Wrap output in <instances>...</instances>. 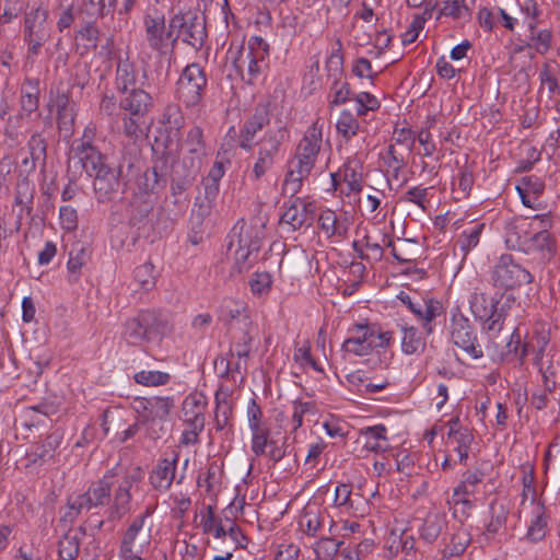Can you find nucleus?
Wrapping results in <instances>:
<instances>
[{
  "mask_svg": "<svg viewBox=\"0 0 560 560\" xmlns=\"http://www.w3.org/2000/svg\"><path fill=\"white\" fill-rule=\"evenodd\" d=\"M322 145V129L317 127L315 122L306 132L304 138L300 141L295 158L304 160L311 165H315L317 155Z\"/></svg>",
  "mask_w": 560,
  "mask_h": 560,
  "instance_id": "23",
  "label": "nucleus"
},
{
  "mask_svg": "<svg viewBox=\"0 0 560 560\" xmlns=\"http://www.w3.org/2000/svg\"><path fill=\"white\" fill-rule=\"evenodd\" d=\"M522 249L526 254L540 253L542 257L552 252L551 235L548 231L542 230L529 234L525 242L521 243Z\"/></svg>",
  "mask_w": 560,
  "mask_h": 560,
  "instance_id": "31",
  "label": "nucleus"
},
{
  "mask_svg": "<svg viewBox=\"0 0 560 560\" xmlns=\"http://www.w3.org/2000/svg\"><path fill=\"white\" fill-rule=\"evenodd\" d=\"M143 322V314L140 312L136 317H132L125 323L122 336L128 343L136 346L144 341H150Z\"/></svg>",
  "mask_w": 560,
  "mask_h": 560,
  "instance_id": "33",
  "label": "nucleus"
},
{
  "mask_svg": "<svg viewBox=\"0 0 560 560\" xmlns=\"http://www.w3.org/2000/svg\"><path fill=\"white\" fill-rule=\"evenodd\" d=\"M355 497H359V494H355ZM334 502L337 506L345 508L348 511L353 510L357 500L352 493L351 487L346 483L337 486Z\"/></svg>",
  "mask_w": 560,
  "mask_h": 560,
  "instance_id": "56",
  "label": "nucleus"
},
{
  "mask_svg": "<svg viewBox=\"0 0 560 560\" xmlns=\"http://www.w3.org/2000/svg\"><path fill=\"white\" fill-rule=\"evenodd\" d=\"M424 341L415 327H402L401 349L406 354H413L423 350Z\"/></svg>",
  "mask_w": 560,
  "mask_h": 560,
  "instance_id": "45",
  "label": "nucleus"
},
{
  "mask_svg": "<svg viewBox=\"0 0 560 560\" xmlns=\"http://www.w3.org/2000/svg\"><path fill=\"white\" fill-rule=\"evenodd\" d=\"M23 11L21 0H4L0 5V25L8 24L16 19Z\"/></svg>",
  "mask_w": 560,
  "mask_h": 560,
  "instance_id": "58",
  "label": "nucleus"
},
{
  "mask_svg": "<svg viewBox=\"0 0 560 560\" xmlns=\"http://www.w3.org/2000/svg\"><path fill=\"white\" fill-rule=\"evenodd\" d=\"M48 11L37 7L24 15L23 38L31 55H37L43 45L50 37V27L47 23Z\"/></svg>",
  "mask_w": 560,
  "mask_h": 560,
  "instance_id": "5",
  "label": "nucleus"
},
{
  "mask_svg": "<svg viewBox=\"0 0 560 560\" xmlns=\"http://www.w3.org/2000/svg\"><path fill=\"white\" fill-rule=\"evenodd\" d=\"M471 540L470 534L464 527L457 529L451 539V544L444 549V557L460 556Z\"/></svg>",
  "mask_w": 560,
  "mask_h": 560,
  "instance_id": "48",
  "label": "nucleus"
},
{
  "mask_svg": "<svg viewBox=\"0 0 560 560\" xmlns=\"http://www.w3.org/2000/svg\"><path fill=\"white\" fill-rule=\"evenodd\" d=\"M271 285L272 278L268 272H255L249 280L250 291L257 296L267 295L271 290Z\"/></svg>",
  "mask_w": 560,
  "mask_h": 560,
  "instance_id": "54",
  "label": "nucleus"
},
{
  "mask_svg": "<svg viewBox=\"0 0 560 560\" xmlns=\"http://www.w3.org/2000/svg\"><path fill=\"white\" fill-rule=\"evenodd\" d=\"M348 186L347 194L360 192L363 187V165L360 160L349 159L339 173Z\"/></svg>",
  "mask_w": 560,
  "mask_h": 560,
  "instance_id": "28",
  "label": "nucleus"
},
{
  "mask_svg": "<svg viewBox=\"0 0 560 560\" xmlns=\"http://www.w3.org/2000/svg\"><path fill=\"white\" fill-rule=\"evenodd\" d=\"M152 106V96L143 89H131L130 92L120 100V108L138 117H147Z\"/></svg>",
  "mask_w": 560,
  "mask_h": 560,
  "instance_id": "22",
  "label": "nucleus"
},
{
  "mask_svg": "<svg viewBox=\"0 0 560 560\" xmlns=\"http://www.w3.org/2000/svg\"><path fill=\"white\" fill-rule=\"evenodd\" d=\"M151 513V509L147 508L142 514L133 518L122 536L119 552H143V550L149 547L151 542V529L144 528V521Z\"/></svg>",
  "mask_w": 560,
  "mask_h": 560,
  "instance_id": "11",
  "label": "nucleus"
},
{
  "mask_svg": "<svg viewBox=\"0 0 560 560\" xmlns=\"http://www.w3.org/2000/svg\"><path fill=\"white\" fill-rule=\"evenodd\" d=\"M446 525L445 517L441 514H429L420 529V536L427 542L435 541Z\"/></svg>",
  "mask_w": 560,
  "mask_h": 560,
  "instance_id": "37",
  "label": "nucleus"
},
{
  "mask_svg": "<svg viewBox=\"0 0 560 560\" xmlns=\"http://www.w3.org/2000/svg\"><path fill=\"white\" fill-rule=\"evenodd\" d=\"M521 11L524 14V22L529 28V32L534 33L537 28V19L540 14L537 2L535 0H524L521 4Z\"/></svg>",
  "mask_w": 560,
  "mask_h": 560,
  "instance_id": "64",
  "label": "nucleus"
},
{
  "mask_svg": "<svg viewBox=\"0 0 560 560\" xmlns=\"http://www.w3.org/2000/svg\"><path fill=\"white\" fill-rule=\"evenodd\" d=\"M162 122L170 130L178 131L184 125V116L180 107L176 104H168L165 106Z\"/></svg>",
  "mask_w": 560,
  "mask_h": 560,
  "instance_id": "52",
  "label": "nucleus"
},
{
  "mask_svg": "<svg viewBox=\"0 0 560 560\" xmlns=\"http://www.w3.org/2000/svg\"><path fill=\"white\" fill-rule=\"evenodd\" d=\"M541 374L545 390L552 393L557 389L560 380V359L555 360V355L542 359L541 363H534Z\"/></svg>",
  "mask_w": 560,
  "mask_h": 560,
  "instance_id": "29",
  "label": "nucleus"
},
{
  "mask_svg": "<svg viewBox=\"0 0 560 560\" xmlns=\"http://www.w3.org/2000/svg\"><path fill=\"white\" fill-rule=\"evenodd\" d=\"M122 132L136 142L145 136V117H138L129 113L122 116Z\"/></svg>",
  "mask_w": 560,
  "mask_h": 560,
  "instance_id": "40",
  "label": "nucleus"
},
{
  "mask_svg": "<svg viewBox=\"0 0 560 560\" xmlns=\"http://www.w3.org/2000/svg\"><path fill=\"white\" fill-rule=\"evenodd\" d=\"M34 196V187L27 179H22L16 185L15 203L24 206L27 213L32 211L31 203Z\"/></svg>",
  "mask_w": 560,
  "mask_h": 560,
  "instance_id": "63",
  "label": "nucleus"
},
{
  "mask_svg": "<svg viewBox=\"0 0 560 560\" xmlns=\"http://www.w3.org/2000/svg\"><path fill=\"white\" fill-rule=\"evenodd\" d=\"M336 128L339 135L346 140H350L358 133L360 124L350 110H343L337 120Z\"/></svg>",
  "mask_w": 560,
  "mask_h": 560,
  "instance_id": "47",
  "label": "nucleus"
},
{
  "mask_svg": "<svg viewBox=\"0 0 560 560\" xmlns=\"http://www.w3.org/2000/svg\"><path fill=\"white\" fill-rule=\"evenodd\" d=\"M102 427L105 435L110 432L118 434L125 427L124 412L119 409L106 410L103 413Z\"/></svg>",
  "mask_w": 560,
  "mask_h": 560,
  "instance_id": "49",
  "label": "nucleus"
},
{
  "mask_svg": "<svg viewBox=\"0 0 560 560\" xmlns=\"http://www.w3.org/2000/svg\"><path fill=\"white\" fill-rule=\"evenodd\" d=\"M178 455L174 454L172 458H162L150 474V483L159 491L167 490L175 477L176 463Z\"/></svg>",
  "mask_w": 560,
  "mask_h": 560,
  "instance_id": "24",
  "label": "nucleus"
},
{
  "mask_svg": "<svg viewBox=\"0 0 560 560\" xmlns=\"http://www.w3.org/2000/svg\"><path fill=\"white\" fill-rule=\"evenodd\" d=\"M207 85L203 68L198 63L186 66L177 81V95L186 106L197 105Z\"/></svg>",
  "mask_w": 560,
  "mask_h": 560,
  "instance_id": "6",
  "label": "nucleus"
},
{
  "mask_svg": "<svg viewBox=\"0 0 560 560\" xmlns=\"http://www.w3.org/2000/svg\"><path fill=\"white\" fill-rule=\"evenodd\" d=\"M93 508V500L90 493H81L74 497H70L67 502V513L65 518L69 522H73L81 513L88 512Z\"/></svg>",
  "mask_w": 560,
  "mask_h": 560,
  "instance_id": "39",
  "label": "nucleus"
},
{
  "mask_svg": "<svg viewBox=\"0 0 560 560\" xmlns=\"http://www.w3.org/2000/svg\"><path fill=\"white\" fill-rule=\"evenodd\" d=\"M269 51V45L261 37H252L248 47H242L240 56L234 60L235 68L244 77L246 69L248 72V82H252L260 72L262 63Z\"/></svg>",
  "mask_w": 560,
  "mask_h": 560,
  "instance_id": "9",
  "label": "nucleus"
},
{
  "mask_svg": "<svg viewBox=\"0 0 560 560\" xmlns=\"http://www.w3.org/2000/svg\"><path fill=\"white\" fill-rule=\"evenodd\" d=\"M27 148L31 155V168H34L37 163L45 166L47 158V143L45 138L38 132L33 133L27 142Z\"/></svg>",
  "mask_w": 560,
  "mask_h": 560,
  "instance_id": "42",
  "label": "nucleus"
},
{
  "mask_svg": "<svg viewBox=\"0 0 560 560\" xmlns=\"http://www.w3.org/2000/svg\"><path fill=\"white\" fill-rule=\"evenodd\" d=\"M85 536V528H70L58 541V555L62 560H74L80 551V544Z\"/></svg>",
  "mask_w": 560,
  "mask_h": 560,
  "instance_id": "26",
  "label": "nucleus"
},
{
  "mask_svg": "<svg viewBox=\"0 0 560 560\" xmlns=\"http://www.w3.org/2000/svg\"><path fill=\"white\" fill-rule=\"evenodd\" d=\"M185 145L189 153L198 156L205 154L203 135L200 127L195 126L189 130L187 139L185 140Z\"/></svg>",
  "mask_w": 560,
  "mask_h": 560,
  "instance_id": "62",
  "label": "nucleus"
},
{
  "mask_svg": "<svg viewBox=\"0 0 560 560\" xmlns=\"http://www.w3.org/2000/svg\"><path fill=\"white\" fill-rule=\"evenodd\" d=\"M451 338L453 343L470 359L476 360L483 357L475 329L469 319L460 313L454 314L452 317Z\"/></svg>",
  "mask_w": 560,
  "mask_h": 560,
  "instance_id": "8",
  "label": "nucleus"
},
{
  "mask_svg": "<svg viewBox=\"0 0 560 560\" xmlns=\"http://www.w3.org/2000/svg\"><path fill=\"white\" fill-rule=\"evenodd\" d=\"M352 336L342 343V350L354 355H368L375 346V331L366 325H354L351 329Z\"/></svg>",
  "mask_w": 560,
  "mask_h": 560,
  "instance_id": "15",
  "label": "nucleus"
},
{
  "mask_svg": "<svg viewBox=\"0 0 560 560\" xmlns=\"http://www.w3.org/2000/svg\"><path fill=\"white\" fill-rule=\"evenodd\" d=\"M318 224L327 237H345L349 230L347 220H339L336 212L327 209L320 212Z\"/></svg>",
  "mask_w": 560,
  "mask_h": 560,
  "instance_id": "27",
  "label": "nucleus"
},
{
  "mask_svg": "<svg viewBox=\"0 0 560 560\" xmlns=\"http://www.w3.org/2000/svg\"><path fill=\"white\" fill-rule=\"evenodd\" d=\"M206 402L196 396H188L183 402L184 422H195L197 419L205 423Z\"/></svg>",
  "mask_w": 560,
  "mask_h": 560,
  "instance_id": "41",
  "label": "nucleus"
},
{
  "mask_svg": "<svg viewBox=\"0 0 560 560\" xmlns=\"http://www.w3.org/2000/svg\"><path fill=\"white\" fill-rule=\"evenodd\" d=\"M170 26L173 31V44L182 38L183 42L199 48L203 45L207 36L205 20L195 13L186 12L175 14L170 20Z\"/></svg>",
  "mask_w": 560,
  "mask_h": 560,
  "instance_id": "4",
  "label": "nucleus"
},
{
  "mask_svg": "<svg viewBox=\"0 0 560 560\" xmlns=\"http://www.w3.org/2000/svg\"><path fill=\"white\" fill-rule=\"evenodd\" d=\"M232 250H234L235 269L240 273L247 271L252 267L259 252L246 248H233Z\"/></svg>",
  "mask_w": 560,
  "mask_h": 560,
  "instance_id": "61",
  "label": "nucleus"
},
{
  "mask_svg": "<svg viewBox=\"0 0 560 560\" xmlns=\"http://www.w3.org/2000/svg\"><path fill=\"white\" fill-rule=\"evenodd\" d=\"M145 28V39L149 46L159 52H165L167 40L173 42V31L168 25L166 30L165 18L163 14H147L143 20Z\"/></svg>",
  "mask_w": 560,
  "mask_h": 560,
  "instance_id": "13",
  "label": "nucleus"
},
{
  "mask_svg": "<svg viewBox=\"0 0 560 560\" xmlns=\"http://www.w3.org/2000/svg\"><path fill=\"white\" fill-rule=\"evenodd\" d=\"M313 165L299 160L295 156L288 164V173L283 183V192L285 195L295 196L301 189L303 179L307 178L313 170Z\"/></svg>",
  "mask_w": 560,
  "mask_h": 560,
  "instance_id": "20",
  "label": "nucleus"
},
{
  "mask_svg": "<svg viewBox=\"0 0 560 560\" xmlns=\"http://www.w3.org/2000/svg\"><path fill=\"white\" fill-rule=\"evenodd\" d=\"M326 517L319 513L305 511L300 520V525L304 533L310 536H315L325 524Z\"/></svg>",
  "mask_w": 560,
  "mask_h": 560,
  "instance_id": "51",
  "label": "nucleus"
},
{
  "mask_svg": "<svg viewBox=\"0 0 560 560\" xmlns=\"http://www.w3.org/2000/svg\"><path fill=\"white\" fill-rule=\"evenodd\" d=\"M116 0H81L78 15L81 19L97 20L110 13Z\"/></svg>",
  "mask_w": 560,
  "mask_h": 560,
  "instance_id": "30",
  "label": "nucleus"
},
{
  "mask_svg": "<svg viewBox=\"0 0 560 560\" xmlns=\"http://www.w3.org/2000/svg\"><path fill=\"white\" fill-rule=\"evenodd\" d=\"M448 440L451 444L455 446L459 463L462 465H467L468 451L470 450V445L474 441V436L470 430L465 429L464 431L455 432V434L448 436Z\"/></svg>",
  "mask_w": 560,
  "mask_h": 560,
  "instance_id": "43",
  "label": "nucleus"
},
{
  "mask_svg": "<svg viewBox=\"0 0 560 560\" xmlns=\"http://www.w3.org/2000/svg\"><path fill=\"white\" fill-rule=\"evenodd\" d=\"M288 138V130L283 126L270 128L259 141L258 152L276 156L281 143Z\"/></svg>",
  "mask_w": 560,
  "mask_h": 560,
  "instance_id": "35",
  "label": "nucleus"
},
{
  "mask_svg": "<svg viewBox=\"0 0 560 560\" xmlns=\"http://www.w3.org/2000/svg\"><path fill=\"white\" fill-rule=\"evenodd\" d=\"M133 380L143 386H161L167 384L171 376L161 371H140L133 375Z\"/></svg>",
  "mask_w": 560,
  "mask_h": 560,
  "instance_id": "50",
  "label": "nucleus"
},
{
  "mask_svg": "<svg viewBox=\"0 0 560 560\" xmlns=\"http://www.w3.org/2000/svg\"><path fill=\"white\" fill-rule=\"evenodd\" d=\"M74 155L79 159L82 167L90 177H93V188L98 201L110 200L119 188V174L122 172L125 164L128 168L133 166L131 159L126 160L119 165L118 171L112 168L106 156L103 155L97 148L91 145L89 141L77 144L73 148Z\"/></svg>",
  "mask_w": 560,
  "mask_h": 560,
  "instance_id": "1",
  "label": "nucleus"
},
{
  "mask_svg": "<svg viewBox=\"0 0 560 560\" xmlns=\"http://www.w3.org/2000/svg\"><path fill=\"white\" fill-rule=\"evenodd\" d=\"M139 79V71L135 61L130 59L129 52H119L116 66V88L119 92L126 93L135 89Z\"/></svg>",
  "mask_w": 560,
  "mask_h": 560,
  "instance_id": "18",
  "label": "nucleus"
},
{
  "mask_svg": "<svg viewBox=\"0 0 560 560\" xmlns=\"http://www.w3.org/2000/svg\"><path fill=\"white\" fill-rule=\"evenodd\" d=\"M529 223L526 219H516L506 225V244L513 249L521 250V243L525 242L528 235Z\"/></svg>",
  "mask_w": 560,
  "mask_h": 560,
  "instance_id": "36",
  "label": "nucleus"
},
{
  "mask_svg": "<svg viewBox=\"0 0 560 560\" xmlns=\"http://www.w3.org/2000/svg\"><path fill=\"white\" fill-rule=\"evenodd\" d=\"M270 122L269 113L267 107L258 105L254 114L244 122L238 136L240 147L245 150H250L254 139L258 131L262 130L265 126Z\"/></svg>",
  "mask_w": 560,
  "mask_h": 560,
  "instance_id": "17",
  "label": "nucleus"
},
{
  "mask_svg": "<svg viewBox=\"0 0 560 560\" xmlns=\"http://www.w3.org/2000/svg\"><path fill=\"white\" fill-rule=\"evenodd\" d=\"M140 479L138 472L126 475L114 494L112 508L108 510V518L110 521L120 520L127 515L131 510V493L130 490L135 483Z\"/></svg>",
  "mask_w": 560,
  "mask_h": 560,
  "instance_id": "14",
  "label": "nucleus"
},
{
  "mask_svg": "<svg viewBox=\"0 0 560 560\" xmlns=\"http://www.w3.org/2000/svg\"><path fill=\"white\" fill-rule=\"evenodd\" d=\"M409 151H401V148L396 144H389L386 153L383 155L385 165L392 172H401L406 165V158L410 154Z\"/></svg>",
  "mask_w": 560,
  "mask_h": 560,
  "instance_id": "46",
  "label": "nucleus"
},
{
  "mask_svg": "<svg viewBox=\"0 0 560 560\" xmlns=\"http://www.w3.org/2000/svg\"><path fill=\"white\" fill-rule=\"evenodd\" d=\"M229 252L233 248L259 250L264 238V226L237 222L229 235Z\"/></svg>",
  "mask_w": 560,
  "mask_h": 560,
  "instance_id": "12",
  "label": "nucleus"
},
{
  "mask_svg": "<svg viewBox=\"0 0 560 560\" xmlns=\"http://www.w3.org/2000/svg\"><path fill=\"white\" fill-rule=\"evenodd\" d=\"M47 420V412L40 410L39 407H30L21 415L22 425L28 429L37 425H44Z\"/></svg>",
  "mask_w": 560,
  "mask_h": 560,
  "instance_id": "57",
  "label": "nucleus"
},
{
  "mask_svg": "<svg viewBox=\"0 0 560 560\" xmlns=\"http://www.w3.org/2000/svg\"><path fill=\"white\" fill-rule=\"evenodd\" d=\"M110 476H104L96 483H93L85 493H90L93 506L105 505L109 502L112 482Z\"/></svg>",
  "mask_w": 560,
  "mask_h": 560,
  "instance_id": "44",
  "label": "nucleus"
},
{
  "mask_svg": "<svg viewBox=\"0 0 560 560\" xmlns=\"http://www.w3.org/2000/svg\"><path fill=\"white\" fill-rule=\"evenodd\" d=\"M174 400L170 397H150L135 400V408L140 419H166Z\"/></svg>",
  "mask_w": 560,
  "mask_h": 560,
  "instance_id": "16",
  "label": "nucleus"
},
{
  "mask_svg": "<svg viewBox=\"0 0 560 560\" xmlns=\"http://www.w3.org/2000/svg\"><path fill=\"white\" fill-rule=\"evenodd\" d=\"M386 428L384 425L369 427L361 431L360 439L364 448L372 452H380L384 450L381 441H385Z\"/></svg>",
  "mask_w": 560,
  "mask_h": 560,
  "instance_id": "38",
  "label": "nucleus"
},
{
  "mask_svg": "<svg viewBox=\"0 0 560 560\" xmlns=\"http://www.w3.org/2000/svg\"><path fill=\"white\" fill-rule=\"evenodd\" d=\"M491 280L494 287L513 290L533 282L532 273L515 262L510 255H502L493 267Z\"/></svg>",
  "mask_w": 560,
  "mask_h": 560,
  "instance_id": "3",
  "label": "nucleus"
},
{
  "mask_svg": "<svg viewBox=\"0 0 560 560\" xmlns=\"http://www.w3.org/2000/svg\"><path fill=\"white\" fill-rule=\"evenodd\" d=\"M315 211L316 207L313 201L291 196L280 218V225L287 228L289 232L310 226L314 221Z\"/></svg>",
  "mask_w": 560,
  "mask_h": 560,
  "instance_id": "10",
  "label": "nucleus"
},
{
  "mask_svg": "<svg viewBox=\"0 0 560 560\" xmlns=\"http://www.w3.org/2000/svg\"><path fill=\"white\" fill-rule=\"evenodd\" d=\"M166 419H141L144 436L151 441L161 439L166 433Z\"/></svg>",
  "mask_w": 560,
  "mask_h": 560,
  "instance_id": "59",
  "label": "nucleus"
},
{
  "mask_svg": "<svg viewBox=\"0 0 560 560\" xmlns=\"http://www.w3.org/2000/svg\"><path fill=\"white\" fill-rule=\"evenodd\" d=\"M342 541H336L330 537H322L315 546V552L322 560H331L339 551Z\"/></svg>",
  "mask_w": 560,
  "mask_h": 560,
  "instance_id": "53",
  "label": "nucleus"
},
{
  "mask_svg": "<svg viewBox=\"0 0 560 560\" xmlns=\"http://www.w3.org/2000/svg\"><path fill=\"white\" fill-rule=\"evenodd\" d=\"M549 331L544 327L536 329L532 339L524 343L522 347V351L520 353V360L523 362V359L527 354H533V363H541L542 359L555 355L551 349H549Z\"/></svg>",
  "mask_w": 560,
  "mask_h": 560,
  "instance_id": "19",
  "label": "nucleus"
},
{
  "mask_svg": "<svg viewBox=\"0 0 560 560\" xmlns=\"http://www.w3.org/2000/svg\"><path fill=\"white\" fill-rule=\"evenodd\" d=\"M486 464H481L474 469H468L463 474V479L459 485L454 489L452 495V503L454 505V514L460 512L463 515H468L474 504L470 500L476 493L478 485L485 479Z\"/></svg>",
  "mask_w": 560,
  "mask_h": 560,
  "instance_id": "7",
  "label": "nucleus"
},
{
  "mask_svg": "<svg viewBox=\"0 0 560 560\" xmlns=\"http://www.w3.org/2000/svg\"><path fill=\"white\" fill-rule=\"evenodd\" d=\"M539 92L541 96L546 94L548 100H552L555 96L560 95L557 67L545 63L539 72Z\"/></svg>",
  "mask_w": 560,
  "mask_h": 560,
  "instance_id": "34",
  "label": "nucleus"
},
{
  "mask_svg": "<svg viewBox=\"0 0 560 560\" xmlns=\"http://www.w3.org/2000/svg\"><path fill=\"white\" fill-rule=\"evenodd\" d=\"M252 451L257 455L267 453L269 446V430L266 427L256 428L252 430Z\"/></svg>",
  "mask_w": 560,
  "mask_h": 560,
  "instance_id": "60",
  "label": "nucleus"
},
{
  "mask_svg": "<svg viewBox=\"0 0 560 560\" xmlns=\"http://www.w3.org/2000/svg\"><path fill=\"white\" fill-rule=\"evenodd\" d=\"M497 305L498 301L488 298L478 289L471 293L469 299L472 315L481 320L483 329L492 335H497L502 330L505 320L503 308H498Z\"/></svg>",
  "mask_w": 560,
  "mask_h": 560,
  "instance_id": "2",
  "label": "nucleus"
},
{
  "mask_svg": "<svg viewBox=\"0 0 560 560\" xmlns=\"http://www.w3.org/2000/svg\"><path fill=\"white\" fill-rule=\"evenodd\" d=\"M144 326L149 340L162 339L173 331V325L167 316L154 311H142Z\"/></svg>",
  "mask_w": 560,
  "mask_h": 560,
  "instance_id": "25",
  "label": "nucleus"
},
{
  "mask_svg": "<svg viewBox=\"0 0 560 560\" xmlns=\"http://www.w3.org/2000/svg\"><path fill=\"white\" fill-rule=\"evenodd\" d=\"M63 441V432L56 430L34 444L30 458L33 463H47L56 456Z\"/></svg>",
  "mask_w": 560,
  "mask_h": 560,
  "instance_id": "21",
  "label": "nucleus"
},
{
  "mask_svg": "<svg viewBox=\"0 0 560 560\" xmlns=\"http://www.w3.org/2000/svg\"><path fill=\"white\" fill-rule=\"evenodd\" d=\"M85 25L78 32L77 38L84 40L85 49H95L98 40V28L95 26L96 20L82 19Z\"/></svg>",
  "mask_w": 560,
  "mask_h": 560,
  "instance_id": "55",
  "label": "nucleus"
},
{
  "mask_svg": "<svg viewBox=\"0 0 560 560\" xmlns=\"http://www.w3.org/2000/svg\"><path fill=\"white\" fill-rule=\"evenodd\" d=\"M533 516L527 529V538L537 542L540 541L547 533L548 517L545 512V506L539 502L533 503Z\"/></svg>",
  "mask_w": 560,
  "mask_h": 560,
  "instance_id": "32",
  "label": "nucleus"
}]
</instances>
